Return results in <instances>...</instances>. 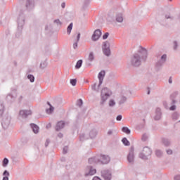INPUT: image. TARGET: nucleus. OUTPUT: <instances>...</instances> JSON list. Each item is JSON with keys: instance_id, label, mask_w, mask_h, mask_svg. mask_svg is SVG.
<instances>
[{"instance_id": "obj_56", "label": "nucleus", "mask_w": 180, "mask_h": 180, "mask_svg": "<svg viewBox=\"0 0 180 180\" xmlns=\"http://www.w3.org/2000/svg\"><path fill=\"white\" fill-rule=\"evenodd\" d=\"M174 180H180V174H177L174 177Z\"/></svg>"}, {"instance_id": "obj_8", "label": "nucleus", "mask_w": 180, "mask_h": 180, "mask_svg": "<svg viewBox=\"0 0 180 180\" xmlns=\"http://www.w3.org/2000/svg\"><path fill=\"white\" fill-rule=\"evenodd\" d=\"M165 61H167V54H164L161 56L160 60H159L156 64H155V67L157 68V70H160L161 67H162V65H164V63H165Z\"/></svg>"}, {"instance_id": "obj_39", "label": "nucleus", "mask_w": 180, "mask_h": 180, "mask_svg": "<svg viewBox=\"0 0 180 180\" xmlns=\"http://www.w3.org/2000/svg\"><path fill=\"white\" fill-rule=\"evenodd\" d=\"M127 101V98L126 96H122L119 102L120 105H122V103H125Z\"/></svg>"}, {"instance_id": "obj_50", "label": "nucleus", "mask_w": 180, "mask_h": 180, "mask_svg": "<svg viewBox=\"0 0 180 180\" xmlns=\"http://www.w3.org/2000/svg\"><path fill=\"white\" fill-rule=\"evenodd\" d=\"M50 143H51V141H50V139H46V142H45V147L46 148H47V147H49V145L50 144Z\"/></svg>"}, {"instance_id": "obj_37", "label": "nucleus", "mask_w": 180, "mask_h": 180, "mask_svg": "<svg viewBox=\"0 0 180 180\" xmlns=\"http://www.w3.org/2000/svg\"><path fill=\"white\" fill-rule=\"evenodd\" d=\"M9 164V160H8V158H5L4 160H3V162H2V165L3 167H8V165Z\"/></svg>"}, {"instance_id": "obj_46", "label": "nucleus", "mask_w": 180, "mask_h": 180, "mask_svg": "<svg viewBox=\"0 0 180 180\" xmlns=\"http://www.w3.org/2000/svg\"><path fill=\"white\" fill-rule=\"evenodd\" d=\"M174 46L173 49L174 50H177L178 49V42L176 41H174L173 42Z\"/></svg>"}, {"instance_id": "obj_30", "label": "nucleus", "mask_w": 180, "mask_h": 180, "mask_svg": "<svg viewBox=\"0 0 180 180\" xmlns=\"http://www.w3.org/2000/svg\"><path fill=\"white\" fill-rule=\"evenodd\" d=\"M122 131H123V133H126V134H130V133H131V131L127 127H123L122 128Z\"/></svg>"}, {"instance_id": "obj_61", "label": "nucleus", "mask_w": 180, "mask_h": 180, "mask_svg": "<svg viewBox=\"0 0 180 180\" xmlns=\"http://www.w3.org/2000/svg\"><path fill=\"white\" fill-rule=\"evenodd\" d=\"M63 134L62 133H59L58 134V137H59V139H63Z\"/></svg>"}, {"instance_id": "obj_21", "label": "nucleus", "mask_w": 180, "mask_h": 180, "mask_svg": "<svg viewBox=\"0 0 180 180\" xmlns=\"http://www.w3.org/2000/svg\"><path fill=\"white\" fill-rule=\"evenodd\" d=\"M65 126V123L63 121H60L57 123L56 127V131H60L61 129H64V127Z\"/></svg>"}, {"instance_id": "obj_16", "label": "nucleus", "mask_w": 180, "mask_h": 180, "mask_svg": "<svg viewBox=\"0 0 180 180\" xmlns=\"http://www.w3.org/2000/svg\"><path fill=\"white\" fill-rule=\"evenodd\" d=\"M105 74H106V72H105V70H101L98 73V78L99 79L98 86H101V85H102V84L103 83V79L105 78Z\"/></svg>"}, {"instance_id": "obj_15", "label": "nucleus", "mask_w": 180, "mask_h": 180, "mask_svg": "<svg viewBox=\"0 0 180 180\" xmlns=\"http://www.w3.org/2000/svg\"><path fill=\"white\" fill-rule=\"evenodd\" d=\"M86 171L88 172L86 173V176H88L89 175H95V174H96V169L94 168L92 166H87Z\"/></svg>"}, {"instance_id": "obj_12", "label": "nucleus", "mask_w": 180, "mask_h": 180, "mask_svg": "<svg viewBox=\"0 0 180 180\" xmlns=\"http://www.w3.org/2000/svg\"><path fill=\"white\" fill-rule=\"evenodd\" d=\"M127 160L131 163L134 161V147L131 146L129 150V153L127 155Z\"/></svg>"}, {"instance_id": "obj_59", "label": "nucleus", "mask_w": 180, "mask_h": 180, "mask_svg": "<svg viewBox=\"0 0 180 180\" xmlns=\"http://www.w3.org/2000/svg\"><path fill=\"white\" fill-rule=\"evenodd\" d=\"M61 8H63V9H64V8H65V2H63L61 4Z\"/></svg>"}, {"instance_id": "obj_40", "label": "nucleus", "mask_w": 180, "mask_h": 180, "mask_svg": "<svg viewBox=\"0 0 180 180\" xmlns=\"http://www.w3.org/2000/svg\"><path fill=\"white\" fill-rule=\"evenodd\" d=\"M53 23L58 26H61V25H63V22L60 20V19L54 20Z\"/></svg>"}, {"instance_id": "obj_41", "label": "nucleus", "mask_w": 180, "mask_h": 180, "mask_svg": "<svg viewBox=\"0 0 180 180\" xmlns=\"http://www.w3.org/2000/svg\"><path fill=\"white\" fill-rule=\"evenodd\" d=\"M27 78L30 79V82H34V76L33 75H28Z\"/></svg>"}, {"instance_id": "obj_5", "label": "nucleus", "mask_w": 180, "mask_h": 180, "mask_svg": "<svg viewBox=\"0 0 180 180\" xmlns=\"http://www.w3.org/2000/svg\"><path fill=\"white\" fill-rule=\"evenodd\" d=\"M98 155V164L105 165L108 162H110V157L108 155L100 154Z\"/></svg>"}, {"instance_id": "obj_36", "label": "nucleus", "mask_w": 180, "mask_h": 180, "mask_svg": "<svg viewBox=\"0 0 180 180\" xmlns=\"http://www.w3.org/2000/svg\"><path fill=\"white\" fill-rule=\"evenodd\" d=\"M72 26H73L72 22H71V23L68 26V28H67V33H68V34H71V31L72 30Z\"/></svg>"}, {"instance_id": "obj_1", "label": "nucleus", "mask_w": 180, "mask_h": 180, "mask_svg": "<svg viewBox=\"0 0 180 180\" xmlns=\"http://www.w3.org/2000/svg\"><path fill=\"white\" fill-rule=\"evenodd\" d=\"M138 53H134L131 58V63L133 67H139L141 65V60L146 61L147 58V49L141 47Z\"/></svg>"}, {"instance_id": "obj_13", "label": "nucleus", "mask_w": 180, "mask_h": 180, "mask_svg": "<svg viewBox=\"0 0 180 180\" xmlns=\"http://www.w3.org/2000/svg\"><path fill=\"white\" fill-rule=\"evenodd\" d=\"M101 175L104 180H111L112 173L109 170H104L101 172Z\"/></svg>"}, {"instance_id": "obj_54", "label": "nucleus", "mask_w": 180, "mask_h": 180, "mask_svg": "<svg viewBox=\"0 0 180 180\" xmlns=\"http://www.w3.org/2000/svg\"><path fill=\"white\" fill-rule=\"evenodd\" d=\"M79 39H81V33H78L77 36V40L76 41L79 42Z\"/></svg>"}, {"instance_id": "obj_18", "label": "nucleus", "mask_w": 180, "mask_h": 180, "mask_svg": "<svg viewBox=\"0 0 180 180\" xmlns=\"http://www.w3.org/2000/svg\"><path fill=\"white\" fill-rule=\"evenodd\" d=\"M89 164H99V156L97 155L94 157L89 158Z\"/></svg>"}, {"instance_id": "obj_60", "label": "nucleus", "mask_w": 180, "mask_h": 180, "mask_svg": "<svg viewBox=\"0 0 180 180\" xmlns=\"http://www.w3.org/2000/svg\"><path fill=\"white\" fill-rule=\"evenodd\" d=\"M22 99H23V96H20V97L18 98L19 102H22Z\"/></svg>"}, {"instance_id": "obj_53", "label": "nucleus", "mask_w": 180, "mask_h": 180, "mask_svg": "<svg viewBox=\"0 0 180 180\" xmlns=\"http://www.w3.org/2000/svg\"><path fill=\"white\" fill-rule=\"evenodd\" d=\"M165 18L166 19H171V20H172L174 19V17L171 16V15H166Z\"/></svg>"}, {"instance_id": "obj_44", "label": "nucleus", "mask_w": 180, "mask_h": 180, "mask_svg": "<svg viewBox=\"0 0 180 180\" xmlns=\"http://www.w3.org/2000/svg\"><path fill=\"white\" fill-rule=\"evenodd\" d=\"M70 84L72 86H75V85H77V79H71Z\"/></svg>"}, {"instance_id": "obj_17", "label": "nucleus", "mask_w": 180, "mask_h": 180, "mask_svg": "<svg viewBox=\"0 0 180 180\" xmlns=\"http://www.w3.org/2000/svg\"><path fill=\"white\" fill-rule=\"evenodd\" d=\"M162 116V112H161V108H157L155 112L154 120H160Z\"/></svg>"}, {"instance_id": "obj_35", "label": "nucleus", "mask_w": 180, "mask_h": 180, "mask_svg": "<svg viewBox=\"0 0 180 180\" xmlns=\"http://www.w3.org/2000/svg\"><path fill=\"white\" fill-rule=\"evenodd\" d=\"M180 117V115L178 112H174L172 115L173 120H178Z\"/></svg>"}, {"instance_id": "obj_63", "label": "nucleus", "mask_w": 180, "mask_h": 180, "mask_svg": "<svg viewBox=\"0 0 180 180\" xmlns=\"http://www.w3.org/2000/svg\"><path fill=\"white\" fill-rule=\"evenodd\" d=\"M147 94H148V95H150V91H148Z\"/></svg>"}, {"instance_id": "obj_48", "label": "nucleus", "mask_w": 180, "mask_h": 180, "mask_svg": "<svg viewBox=\"0 0 180 180\" xmlns=\"http://www.w3.org/2000/svg\"><path fill=\"white\" fill-rule=\"evenodd\" d=\"M68 153V146H65L63 148V154H67Z\"/></svg>"}, {"instance_id": "obj_29", "label": "nucleus", "mask_w": 180, "mask_h": 180, "mask_svg": "<svg viewBox=\"0 0 180 180\" xmlns=\"http://www.w3.org/2000/svg\"><path fill=\"white\" fill-rule=\"evenodd\" d=\"M99 88H101V86H99V85H98V86L96 87V83H94V84L91 85V89L92 91H94V92H99Z\"/></svg>"}, {"instance_id": "obj_38", "label": "nucleus", "mask_w": 180, "mask_h": 180, "mask_svg": "<svg viewBox=\"0 0 180 180\" xmlns=\"http://www.w3.org/2000/svg\"><path fill=\"white\" fill-rule=\"evenodd\" d=\"M46 67H47V62L46 61H44V62L41 63V64H40L41 70H44V68H46Z\"/></svg>"}, {"instance_id": "obj_47", "label": "nucleus", "mask_w": 180, "mask_h": 180, "mask_svg": "<svg viewBox=\"0 0 180 180\" xmlns=\"http://www.w3.org/2000/svg\"><path fill=\"white\" fill-rule=\"evenodd\" d=\"M108 37H109V32H105L103 35V40H106V39H108Z\"/></svg>"}, {"instance_id": "obj_62", "label": "nucleus", "mask_w": 180, "mask_h": 180, "mask_svg": "<svg viewBox=\"0 0 180 180\" xmlns=\"http://www.w3.org/2000/svg\"><path fill=\"white\" fill-rule=\"evenodd\" d=\"M169 84H172V77H170L169 78Z\"/></svg>"}, {"instance_id": "obj_2", "label": "nucleus", "mask_w": 180, "mask_h": 180, "mask_svg": "<svg viewBox=\"0 0 180 180\" xmlns=\"http://www.w3.org/2000/svg\"><path fill=\"white\" fill-rule=\"evenodd\" d=\"M112 95V91L108 88L105 87L101 91V101L100 102L101 105H104L105 102L108 101V98Z\"/></svg>"}, {"instance_id": "obj_58", "label": "nucleus", "mask_w": 180, "mask_h": 180, "mask_svg": "<svg viewBox=\"0 0 180 180\" xmlns=\"http://www.w3.org/2000/svg\"><path fill=\"white\" fill-rule=\"evenodd\" d=\"M112 134H113V131H112V130H109V131H108V136H112Z\"/></svg>"}, {"instance_id": "obj_43", "label": "nucleus", "mask_w": 180, "mask_h": 180, "mask_svg": "<svg viewBox=\"0 0 180 180\" xmlns=\"http://www.w3.org/2000/svg\"><path fill=\"white\" fill-rule=\"evenodd\" d=\"M115 105H116V103L115 102V100H113V99L110 100L109 106L110 108H112V106H115Z\"/></svg>"}, {"instance_id": "obj_28", "label": "nucleus", "mask_w": 180, "mask_h": 180, "mask_svg": "<svg viewBox=\"0 0 180 180\" xmlns=\"http://www.w3.org/2000/svg\"><path fill=\"white\" fill-rule=\"evenodd\" d=\"M91 0H83V5L82 8L83 9H86L88 6H89V4H91Z\"/></svg>"}, {"instance_id": "obj_64", "label": "nucleus", "mask_w": 180, "mask_h": 180, "mask_svg": "<svg viewBox=\"0 0 180 180\" xmlns=\"http://www.w3.org/2000/svg\"><path fill=\"white\" fill-rule=\"evenodd\" d=\"M7 96H12V95L11 94H8Z\"/></svg>"}, {"instance_id": "obj_7", "label": "nucleus", "mask_w": 180, "mask_h": 180, "mask_svg": "<svg viewBox=\"0 0 180 180\" xmlns=\"http://www.w3.org/2000/svg\"><path fill=\"white\" fill-rule=\"evenodd\" d=\"M103 54L106 56V57L110 56V43H109V41H106L103 42Z\"/></svg>"}, {"instance_id": "obj_33", "label": "nucleus", "mask_w": 180, "mask_h": 180, "mask_svg": "<svg viewBox=\"0 0 180 180\" xmlns=\"http://www.w3.org/2000/svg\"><path fill=\"white\" fill-rule=\"evenodd\" d=\"M79 139H80L81 141H84V140H88V139H89V137L86 136L85 135V134L82 133L79 135Z\"/></svg>"}, {"instance_id": "obj_10", "label": "nucleus", "mask_w": 180, "mask_h": 180, "mask_svg": "<svg viewBox=\"0 0 180 180\" xmlns=\"http://www.w3.org/2000/svg\"><path fill=\"white\" fill-rule=\"evenodd\" d=\"M25 5L27 11H32L34 9V0H25Z\"/></svg>"}, {"instance_id": "obj_32", "label": "nucleus", "mask_w": 180, "mask_h": 180, "mask_svg": "<svg viewBox=\"0 0 180 180\" xmlns=\"http://www.w3.org/2000/svg\"><path fill=\"white\" fill-rule=\"evenodd\" d=\"M81 67H82V60H79L75 65V68L76 70H79V68H81Z\"/></svg>"}, {"instance_id": "obj_52", "label": "nucleus", "mask_w": 180, "mask_h": 180, "mask_svg": "<svg viewBox=\"0 0 180 180\" xmlns=\"http://www.w3.org/2000/svg\"><path fill=\"white\" fill-rule=\"evenodd\" d=\"M78 47V41H75L73 44V49L75 50Z\"/></svg>"}, {"instance_id": "obj_3", "label": "nucleus", "mask_w": 180, "mask_h": 180, "mask_svg": "<svg viewBox=\"0 0 180 180\" xmlns=\"http://www.w3.org/2000/svg\"><path fill=\"white\" fill-rule=\"evenodd\" d=\"M151 154H153L151 148L148 146H145L143 149V153L139 154V158H141V160H148V157H150Z\"/></svg>"}, {"instance_id": "obj_31", "label": "nucleus", "mask_w": 180, "mask_h": 180, "mask_svg": "<svg viewBox=\"0 0 180 180\" xmlns=\"http://www.w3.org/2000/svg\"><path fill=\"white\" fill-rule=\"evenodd\" d=\"M155 153L156 157H158V158H161V157H162V151L161 150L157 149Z\"/></svg>"}, {"instance_id": "obj_45", "label": "nucleus", "mask_w": 180, "mask_h": 180, "mask_svg": "<svg viewBox=\"0 0 180 180\" xmlns=\"http://www.w3.org/2000/svg\"><path fill=\"white\" fill-rule=\"evenodd\" d=\"M147 139H148V136H147V134H144L143 136H142V141H147Z\"/></svg>"}, {"instance_id": "obj_9", "label": "nucleus", "mask_w": 180, "mask_h": 180, "mask_svg": "<svg viewBox=\"0 0 180 180\" xmlns=\"http://www.w3.org/2000/svg\"><path fill=\"white\" fill-rule=\"evenodd\" d=\"M101 36H102V31H101L99 29H97L94 31L91 37V40L93 41H98V40H99L101 38Z\"/></svg>"}, {"instance_id": "obj_19", "label": "nucleus", "mask_w": 180, "mask_h": 180, "mask_svg": "<svg viewBox=\"0 0 180 180\" xmlns=\"http://www.w3.org/2000/svg\"><path fill=\"white\" fill-rule=\"evenodd\" d=\"M18 23L20 27H22L23 25H25V15L23 14L19 15L18 19Z\"/></svg>"}, {"instance_id": "obj_23", "label": "nucleus", "mask_w": 180, "mask_h": 180, "mask_svg": "<svg viewBox=\"0 0 180 180\" xmlns=\"http://www.w3.org/2000/svg\"><path fill=\"white\" fill-rule=\"evenodd\" d=\"M30 127L32 129L33 133H34L35 134H37V133H39V128L37 124H30Z\"/></svg>"}, {"instance_id": "obj_14", "label": "nucleus", "mask_w": 180, "mask_h": 180, "mask_svg": "<svg viewBox=\"0 0 180 180\" xmlns=\"http://www.w3.org/2000/svg\"><path fill=\"white\" fill-rule=\"evenodd\" d=\"M32 115V110H22L20 111V116L22 117V119H26L27 116H30Z\"/></svg>"}, {"instance_id": "obj_34", "label": "nucleus", "mask_w": 180, "mask_h": 180, "mask_svg": "<svg viewBox=\"0 0 180 180\" xmlns=\"http://www.w3.org/2000/svg\"><path fill=\"white\" fill-rule=\"evenodd\" d=\"M122 142L123 143L124 146H130V141H129V140H127V138H123L122 139Z\"/></svg>"}, {"instance_id": "obj_25", "label": "nucleus", "mask_w": 180, "mask_h": 180, "mask_svg": "<svg viewBox=\"0 0 180 180\" xmlns=\"http://www.w3.org/2000/svg\"><path fill=\"white\" fill-rule=\"evenodd\" d=\"M47 105H49V106L50 107L49 109H46V112L48 115H50V113H53V112H54V107H53V105H51V103H50V102L47 101Z\"/></svg>"}, {"instance_id": "obj_24", "label": "nucleus", "mask_w": 180, "mask_h": 180, "mask_svg": "<svg viewBox=\"0 0 180 180\" xmlns=\"http://www.w3.org/2000/svg\"><path fill=\"white\" fill-rule=\"evenodd\" d=\"M162 143L165 147H169L171 146V140L168 139L162 138Z\"/></svg>"}, {"instance_id": "obj_42", "label": "nucleus", "mask_w": 180, "mask_h": 180, "mask_svg": "<svg viewBox=\"0 0 180 180\" xmlns=\"http://www.w3.org/2000/svg\"><path fill=\"white\" fill-rule=\"evenodd\" d=\"M77 106H79V108H81L82 106V105H84V101H82V99H79L77 101Z\"/></svg>"}, {"instance_id": "obj_27", "label": "nucleus", "mask_w": 180, "mask_h": 180, "mask_svg": "<svg viewBox=\"0 0 180 180\" xmlns=\"http://www.w3.org/2000/svg\"><path fill=\"white\" fill-rule=\"evenodd\" d=\"M2 175V180H9V176H11V174L8 172V170H4Z\"/></svg>"}, {"instance_id": "obj_11", "label": "nucleus", "mask_w": 180, "mask_h": 180, "mask_svg": "<svg viewBox=\"0 0 180 180\" xmlns=\"http://www.w3.org/2000/svg\"><path fill=\"white\" fill-rule=\"evenodd\" d=\"M94 60L95 54L94 53V52H90L87 60H86V65H87V67H91V65H92V61H94Z\"/></svg>"}, {"instance_id": "obj_49", "label": "nucleus", "mask_w": 180, "mask_h": 180, "mask_svg": "<svg viewBox=\"0 0 180 180\" xmlns=\"http://www.w3.org/2000/svg\"><path fill=\"white\" fill-rule=\"evenodd\" d=\"M122 117H123L122 116V115H119L117 116L116 120H117V122H120V121L122 120Z\"/></svg>"}, {"instance_id": "obj_22", "label": "nucleus", "mask_w": 180, "mask_h": 180, "mask_svg": "<svg viewBox=\"0 0 180 180\" xmlns=\"http://www.w3.org/2000/svg\"><path fill=\"white\" fill-rule=\"evenodd\" d=\"M98 136V131L96 129H93L89 134V139H95Z\"/></svg>"}, {"instance_id": "obj_57", "label": "nucleus", "mask_w": 180, "mask_h": 180, "mask_svg": "<svg viewBox=\"0 0 180 180\" xmlns=\"http://www.w3.org/2000/svg\"><path fill=\"white\" fill-rule=\"evenodd\" d=\"M163 105L165 106V109H168V105L166 101L163 102Z\"/></svg>"}, {"instance_id": "obj_26", "label": "nucleus", "mask_w": 180, "mask_h": 180, "mask_svg": "<svg viewBox=\"0 0 180 180\" xmlns=\"http://www.w3.org/2000/svg\"><path fill=\"white\" fill-rule=\"evenodd\" d=\"M115 20L116 22H118V23H122L123 22V15L122 13H118L115 16Z\"/></svg>"}, {"instance_id": "obj_51", "label": "nucleus", "mask_w": 180, "mask_h": 180, "mask_svg": "<svg viewBox=\"0 0 180 180\" xmlns=\"http://www.w3.org/2000/svg\"><path fill=\"white\" fill-rule=\"evenodd\" d=\"M166 153H167V154H168V155H172V150H171V149H167V150H166Z\"/></svg>"}, {"instance_id": "obj_20", "label": "nucleus", "mask_w": 180, "mask_h": 180, "mask_svg": "<svg viewBox=\"0 0 180 180\" xmlns=\"http://www.w3.org/2000/svg\"><path fill=\"white\" fill-rule=\"evenodd\" d=\"M4 113H5V103L0 101V119L4 116Z\"/></svg>"}, {"instance_id": "obj_4", "label": "nucleus", "mask_w": 180, "mask_h": 180, "mask_svg": "<svg viewBox=\"0 0 180 180\" xmlns=\"http://www.w3.org/2000/svg\"><path fill=\"white\" fill-rule=\"evenodd\" d=\"M11 117L9 115H5L3 117L2 122H1V126L4 130H8L9 129V126H11Z\"/></svg>"}, {"instance_id": "obj_55", "label": "nucleus", "mask_w": 180, "mask_h": 180, "mask_svg": "<svg viewBox=\"0 0 180 180\" xmlns=\"http://www.w3.org/2000/svg\"><path fill=\"white\" fill-rule=\"evenodd\" d=\"M53 27H49V25L45 26V30H52Z\"/></svg>"}, {"instance_id": "obj_6", "label": "nucleus", "mask_w": 180, "mask_h": 180, "mask_svg": "<svg viewBox=\"0 0 180 180\" xmlns=\"http://www.w3.org/2000/svg\"><path fill=\"white\" fill-rule=\"evenodd\" d=\"M176 96H178V92L176 91L170 95V105H172V106L169 108V110H175V109H176V105H175Z\"/></svg>"}]
</instances>
